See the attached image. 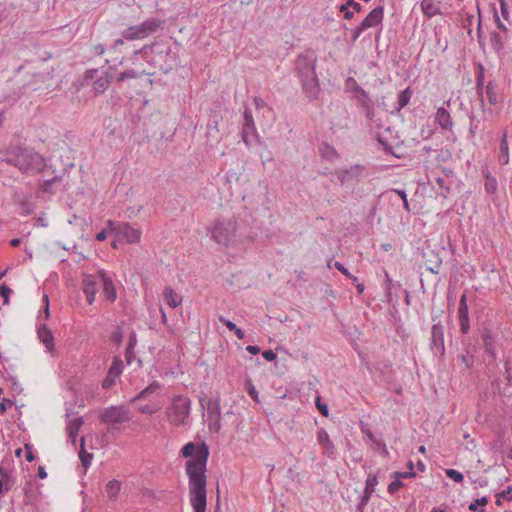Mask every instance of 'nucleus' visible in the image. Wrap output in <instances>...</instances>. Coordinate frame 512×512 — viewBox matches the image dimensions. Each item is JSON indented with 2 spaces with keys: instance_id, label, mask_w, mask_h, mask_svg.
<instances>
[{
  "instance_id": "f257e3e1",
  "label": "nucleus",
  "mask_w": 512,
  "mask_h": 512,
  "mask_svg": "<svg viewBox=\"0 0 512 512\" xmlns=\"http://www.w3.org/2000/svg\"><path fill=\"white\" fill-rule=\"evenodd\" d=\"M183 458H192L185 464L189 478L190 502L194 512L206 511V465L209 447L202 442L196 449L193 442L186 443L181 449Z\"/></svg>"
},
{
  "instance_id": "f03ea898",
  "label": "nucleus",
  "mask_w": 512,
  "mask_h": 512,
  "mask_svg": "<svg viewBox=\"0 0 512 512\" xmlns=\"http://www.w3.org/2000/svg\"><path fill=\"white\" fill-rule=\"evenodd\" d=\"M317 55L313 49H306L295 61V70L300 78L305 94L315 98L319 92V81L316 74Z\"/></svg>"
},
{
  "instance_id": "7ed1b4c3",
  "label": "nucleus",
  "mask_w": 512,
  "mask_h": 512,
  "mask_svg": "<svg viewBox=\"0 0 512 512\" xmlns=\"http://www.w3.org/2000/svg\"><path fill=\"white\" fill-rule=\"evenodd\" d=\"M136 53H142L146 57L151 54V64L165 74L170 72L176 64V56L167 42H155L151 45H145Z\"/></svg>"
},
{
  "instance_id": "20e7f679",
  "label": "nucleus",
  "mask_w": 512,
  "mask_h": 512,
  "mask_svg": "<svg viewBox=\"0 0 512 512\" xmlns=\"http://www.w3.org/2000/svg\"><path fill=\"white\" fill-rule=\"evenodd\" d=\"M40 160L39 154L32 149L16 147L7 152L6 162L17 167L23 172H28L35 168Z\"/></svg>"
},
{
  "instance_id": "39448f33",
  "label": "nucleus",
  "mask_w": 512,
  "mask_h": 512,
  "mask_svg": "<svg viewBox=\"0 0 512 512\" xmlns=\"http://www.w3.org/2000/svg\"><path fill=\"white\" fill-rule=\"evenodd\" d=\"M238 223L234 219H219L212 229L213 239L220 245L229 246L237 239Z\"/></svg>"
},
{
  "instance_id": "423d86ee",
  "label": "nucleus",
  "mask_w": 512,
  "mask_h": 512,
  "mask_svg": "<svg viewBox=\"0 0 512 512\" xmlns=\"http://www.w3.org/2000/svg\"><path fill=\"white\" fill-rule=\"evenodd\" d=\"M191 400L183 396H175L167 409V419L176 426L187 424L190 416Z\"/></svg>"
},
{
  "instance_id": "0eeeda50",
  "label": "nucleus",
  "mask_w": 512,
  "mask_h": 512,
  "mask_svg": "<svg viewBox=\"0 0 512 512\" xmlns=\"http://www.w3.org/2000/svg\"><path fill=\"white\" fill-rule=\"evenodd\" d=\"M164 21L152 17L139 25L130 26L122 32V36L127 40H139L148 37L162 27Z\"/></svg>"
},
{
  "instance_id": "6e6552de",
  "label": "nucleus",
  "mask_w": 512,
  "mask_h": 512,
  "mask_svg": "<svg viewBox=\"0 0 512 512\" xmlns=\"http://www.w3.org/2000/svg\"><path fill=\"white\" fill-rule=\"evenodd\" d=\"M107 226L111 232H114L118 240H125L127 243L136 244L140 242L141 231L133 228L127 222L114 223L112 220L107 221Z\"/></svg>"
},
{
  "instance_id": "1a4fd4ad",
  "label": "nucleus",
  "mask_w": 512,
  "mask_h": 512,
  "mask_svg": "<svg viewBox=\"0 0 512 512\" xmlns=\"http://www.w3.org/2000/svg\"><path fill=\"white\" fill-rule=\"evenodd\" d=\"M200 404L203 409H207L208 413V428L211 432L218 433L221 429V409L219 397L209 399L206 403L200 399Z\"/></svg>"
},
{
  "instance_id": "9d476101",
  "label": "nucleus",
  "mask_w": 512,
  "mask_h": 512,
  "mask_svg": "<svg viewBox=\"0 0 512 512\" xmlns=\"http://www.w3.org/2000/svg\"><path fill=\"white\" fill-rule=\"evenodd\" d=\"M99 418L105 424H122L131 420L130 412L124 406H110L100 413Z\"/></svg>"
},
{
  "instance_id": "9b49d317",
  "label": "nucleus",
  "mask_w": 512,
  "mask_h": 512,
  "mask_svg": "<svg viewBox=\"0 0 512 512\" xmlns=\"http://www.w3.org/2000/svg\"><path fill=\"white\" fill-rule=\"evenodd\" d=\"M350 80L354 83L355 99L363 109L366 117L370 120L373 119L375 116L373 101L360 85H358L352 78H350Z\"/></svg>"
},
{
  "instance_id": "f8f14e48",
  "label": "nucleus",
  "mask_w": 512,
  "mask_h": 512,
  "mask_svg": "<svg viewBox=\"0 0 512 512\" xmlns=\"http://www.w3.org/2000/svg\"><path fill=\"white\" fill-rule=\"evenodd\" d=\"M430 348L435 354L440 356H443L445 353L444 326L440 323L432 326Z\"/></svg>"
},
{
  "instance_id": "ddd939ff",
  "label": "nucleus",
  "mask_w": 512,
  "mask_h": 512,
  "mask_svg": "<svg viewBox=\"0 0 512 512\" xmlns=\"http://www.w3.org/2000/svg\"><path fill=\"white\" fill-rule=\"evenodd\" d=\"M384 18V7L377 6L369 12V14L360 23L362 29L367 30L369 28L378 26L382 23Z\"/></svg>"
},
{
  "instance_id": "4468645a",
  "label": "nucleus",
  "mask_w": 512,
  "mask_h": 512,
  "mask_svg": "<svg viewBox=\"0 0 512 512\" xmlns=\"http://www.w3.org/2000/svg\"><path fill=\"white\" fill-rule=\"evenodd\" d=\"M97 276L100 278L101 284L103 285V293L106 299L109 302H114L117 298V294L111 277H109L104 271H99Z\"/></svg>"
},
{
  "instance_id": "2eb2a0df",
  "label": "nucleus",
  "mask_w": 512,
  "mask_h": 512,
  "mask_svg": "<svg viewBox=\"0 0 512 512\" xmlns=\"http://www.w3.org/2000/svg\"><path fill=\"white\" fill-rule=\"evenodd\" d=\"M99 283L95 276L87 275L83 279V292L87 297V302L92 304L98 291Z\"/></svg>"
},
{
  "instance_id": "dca6fc26",
  "label": "nucleus",
  "mask_w": 512,
  "mask_h": 512,
  "mask_svg": "<svg viewBox=\"0 0 512 512\" xmlns=\"http://www.w3.org/2000/svg\"><path fill=\"white\" fill-rule=\"evenodd\" d=\"M218 123H219L218 117L216 115H214L213 117H211L209 119V122L207 124L206 137H207V144L210 146H213L214 144L219 143V141L221 139L220 131L218 128Z\"/></svg>"
},
{
  "instance_id": "f3484780",
  "label": "nucleus",
  "mask_w": 512,
  "mask_h": 512,
  "mask_svg": "<svg viewBox=\"0 0 512 512\" xmlns=\"http://www.w3.org/2000/svg\"><path fill=\"white\" fill-rule=\"evenodd\" d=\"M425 266L433 274H438L442 264V258L434 250L424 252Z\"/></svg>"
},
{
  "instance_id": "a211bd4d",
  "label": "nucleus",
  "mask_w": 512,
  "mask_h": 512,
  "mask_svg": "<svg viewBox=\"0 0 512 512\" xmlns=\"http://www.w3.org/2000/svg\"><path fill=\"white\" fill-rule=\"evenodd\" d=\"M243 116H244V123H243V130H242V139L247 145H249L250 144V139H249L250 134H251V136H255L256 128L254 125L252 113L248 109H245Z\"/></svg>"
},
{
  "instance_id": "6ab92c4d",
  "label": "nucleus",
  "mask_w": 512,
  "mask_h": 512,
  "mask_svg": "<svg viewBox=\"0 0 512 512\" xmlns=\"http://www.w3.org/2000/svg\"><path fill=\"white\" fill-rule=\"evenodd\" d=\"M37 334L38 338L45 345L47 350L52 351L54 349V337L52 331L47 327V325H41L38 328Z\"/></svg>"
},
{
  "instance_id": "aec40b11",
  "label": "nucleus",
  "mask_w": 512,
  "mask_h": 512,
  "mask_svg": "<svg viewBox=\"0 0 512 512\" xmlns=\"http://www.w3.org/2000/svg\"><path fill=\"white\" fill-rule=\"evenodd\" d=\"M435 120L443 130H451L453 127L450 113L444 107L437 109Z\"/></svg>"
},
{
  "instance_id": "412c9836",
  "label": "nucleus",
  "mask_w": 512,
  "mask_h": 512,
  "mask_svg": "<svg viewBox=\"0 0 512 512\" xmlns=\"http://www.w3.org/2000/svg\"><path fill=\"white\" fill-rule=\"evenodd\" d=\"M317 441L318 443L325 449V453L333 454L334 453V444L329 438L328 433L325 429L321 428L317 432Z\"/></svg>"
},
{
  "instance_id": "4be33fe9",
  "label": "nucleus",
  "mask_w": 512,
  "mask_h": 512,
  "mask_svg": "<svg viewBox=\"0 0 512 512\" xmlns=\"http://www.w3.org/2000/svg\"><path fill=\"white\" fill-rule=\"evenodd\" d=\"M83 424H84L83 418L78 417L76 419L71 420L66 427L68 438L71 440L72 444H74V445L76 443V437H77L78 431L80 430V428Z\"/></svg>"
},
{
  "instance_id": "5701e85b",
  "label": "nucleus",
  "mask_w": 512,
  "mask_h": 512,
  "mask_svg": "<svg viewBox=\"0 0 512 512\" xmlns=\"http://www.w3.org/2000/svg\"><path fill=\"white\" fill-rule=\"evenodd\" d=\"M163 297L171 308L178 307L182 302V297L179 296L172 287L168 286L163 291Z\"/></svg>"
},
{
  "instance_id": "b1692460",
  "label": "nucleus",
  "mask_w": 512,
  "mask_h": 512,
  "mask_svg": "<svg viewBox=\"0 0 512 512\" xmlns=\"http://www.w3.org/2000/svg\"><path fill=\"white\" fill-rule=\"evenodd\" d=\"M113 74L110 71L105 73V76H101L94 82L93 89L96 94H102L109 86Z\"/></svg>"
},
{
  "instance_id": "393cba45",
  "label": "nucleus",
  "mask_w": 512,
  "mask_h": 512,
  "mask_svg": "<svg viewBox=\"0 0 512 512\" xmlns=\"http://www.w3.org/2000/svg\"><path fill=\"white\" fill-rule=\"evenodd\" d=\"M499 162L502 165H506L509 163V147L507 142V133L504 132L500 147H499Z\"/></svg>"
},
{
  "instance_id": "a878e982",
  "label": "nucleus",
  "mask_w": 512,
  "mask_h": 512,
  "mask_svg": "<svg viewBox=\"0 0 512 512\" xmlns=\"http://www.w3.org/2000/svg\"><path fill=\"white\" fill-rule=\"evenodd\" d=\"M161 385L158 381H153L150 385H148L145 389H143L139 394H137L133 399L132 402L140 399H145L149 395L157 392L160 390Z\"/></svg>"
},
{
  "instance_id": "bb28decb",
  "label": "nucleus",
  "mask_w": 512,
  "mask_h": 512,
  "mask_svg": "<svg viewBox=\"0 0 512 512\" xmlns=\"http://www.w3.org/2000/svg\"><path fill=\"white\" fill-rule=\"evenodd\" d=\"M413 91L410 87H407L398 95L397 106L395 107L396 111L399 112L402 108H404L410 101Z\"/></svg>"
},
{
  "instance_id": "cd10ccee",
  "label": "nucleus",
  "mask_w": 512,
  "mask_h": 512,
  "mask_svg": "<svg viewBox=\"0 0 512 512\" xmlns=\"http://www.w3.org/2000/svg\"><path fill=\"white\" fill-rule=\"evenodd\" d=\"M79 458L81 460L82 466L87 469L91 465V461L93 459V455L88 453L85 450V438H81V449L79 451Z\"/></svg>"
},
{
  "instance_id": "c85d7f7f",
  "label": "nucleus",
  "mask_w": 512,
  "mask_h": 512,
  "mask_svg": "<svg viewBox=\"0 0 512 512\" xmlns=\"http://www.w3.org/2000/svg\"><path fill=\"white\" fill-rule=\"evenodd\" d=\"M482 338H483V343H484V348H485L486 353H488L492 357H495L496 352H495V348H494V344H493V337H492L491 333L488 330H486L482 334Z\"/></svg>"
},
{
  "instance_id": "c756f323",
  "label": "nucleus",
  "mask_w": 512,
  "mask_h": 512,
  "mask_svg": "<svg viewBox=\"0 0 512 512\" xmlns=\"http://www.w3.org/2000/svg\"><path fill=\"white\" fill-rule=\"evenodd\" d=\"M488 503V498L483 496L481 498L475 499L468 506V509L472 512H486L485 506Z\"/></svg>"
},
{
  "instance_id": "7c9ffc66",
  "label": "nucleus",
  "mask_w": 512,
  "mask_h": 512,
  "mask_svg": "<svg viewBox=\"0 0 512 512\" xmlns=\"http://www.w3.org/2000/svg\"><path fill=\"white\" fill-rule=\"evenodd\" d=\"M421 8L423 13L428 17H432L439 13V8L434 4V0H423Z\"/></svg>"
},
{
  "instance_id": "2f4dec72",
  "label": "nucleus",
  "mask_w": 512,
  "mask_h": 512,
  "mask_svg": "<svg viewBox=\"0 0 512 512\" xmlns=\"http://www.w3.org/2000/svg\"><path fill=\"white\" fill-rule=\"evenodd\" d=\"M123 371V361L119 357H114L111 366L109 367L108 374L118 378Z\"/></svg>"
},
{
  "instance_id": "473e14b6",
  "label": "nucleus",
  "mask_w": 512,
  "mask_h": 512,
  "mask_svg": "<svg viewBox=\"0 0 512 512\" xmlns=\"http://www.w3.org/2000/svg\"><path fill=\"white\" fill-rule=\"evenodd\" d=\"M483 174L486 178L485 180V189L488 193L494 194L497 191V180L490 176L489 171H483Z\"/></svg>"
},
{
  "instance_id": "72a5a7b5",
  "label": "nucleus",
  "mask_w": 512,
  "mask_h": 512,
  "mask_svg": "<svg viewBox=\"0 0 512 512\" xmlns=\"http://www.w3.org/2000/svg\"><path fill=\"white\" fill-rule=\"evenodd\" d=\"M121 483L117 480H111L106 485V493L110 499L116 497L120 491Z\"/></svg>"
},
{
  "instance_id": "f704fd0d",
  "label": "nucleus",
  "mask_w": 512,
  "mask_h": 512,
  "mask_svg": "<svg viewBox=\"0 0 512 512\" xmlns=\"http://www.w3.org/2000/svg\"><path fill=\"white\" fill-rule=\"evenodd\" d=\"M363 167L359 165H355L350 167V169L346 170L343 174L341 182L343 183L346 179L357 178L362 174Z\"/></svg>"
},
{
  "instance_id": "c9c22d12",
  "label": "nucleus",
  "mask_w": 512,
  "mask_h": 512,
  "mask_svg": "<svg viewBox=\"0 0 512 512\" xmlns=\"http://www.w3.org/2000/svg\"><path fill=\"white\" fill-rule=\"evenodd\" d=\"M365 484H366L365 485V489H364L365 494L372 495V493L375 490V487L378 484L377 474H369L367 479H366V483Z\"/></svg>"
},
{
  "instance_id": "e433bc0d",
  "label": "nucleus",
  "mask_w": 512,
  "mask_h": 512,
  "mask_svg": "<svg viewBox=\"0 0 512 512\" xmlns=\"http://www.w3.org/2000/svg\"><path fill=\"white\" fill-rule=\"evenodd\" d=\"M142 75L143 72H138L136 70L129 69L119 74V76L117 77V82H123L127 79H136L141 77Z\"/></svg>"
},
{
  "instance_id": "4c0bfd02",
  "label": "nucleus",
  "mask_w": 512,
  "mask_h": 512,
  "mask_svg": "<svg viewBox=\"0 0 512 512\" xmlns=\"http://www.w3.org/2000/svg\"><path fill=\"white\" fill-rule=\"evenodd\" d=\"M457 360L460 361L463 369H470L474 366V356L470 354H459Z\"/></svg>"
},
{
  "instance_id": "58836bf2",
  "label": "nucleus",
  "mask_w": 512,
  "mask_h": 512,
  "mask_svg": "<svg viewBox=\"0 0 512 512\" xmlns=\"http://www.w3.org/2000/svg\"><path fill=\"white\" fill-rule=\"evenodd\" d=\"M458 316L460 318H469L468 313V305H467V296L466 294H462L460 298L459 308H458Z\"/></svg>"
},
{
  "instance_id": "ea45409f",
  "label": "nucleus",
  "mask_w": 512,
  "mask_h": 512,
  "mask_svg": "<svg viewBox=\"0 0 512 512\" xmlns=\"http://www.w3.org/2000/svg\"><path fill=\"white\" fill-rule=\"evenodd\" d=\"M61 178H62L61 176H55L52 179L45 180L43 182V184L41 185L42 191L46 192V193H52V194L55 193V191L53 190V186L58 181H60Z\"/></svg>"
},
{
  "instance_id": "a19ab883",
  "label": "nucleus",
  "mask_w": 512,
  "mask_h": 512,
  "mask_svg": "<svg viewBox=\"0 0 512 512\" xmlns=\"http://www.w3.org/2000/svg\"><path fill=\"white\" fill-rule=\"evenodd\" d=\"M490 41H491V45H492L493 49L496 52H499L503 49V42H502L501 36L496 31L492 32Z\"/></svg>"
},
{
  "instance_id": "79ce46f5",
  "label": "nucleus",
  "mask_w": 512,
  "mask_h": 512,
  "mask_svg": "<svg viewBox=\"0 0 512 512\" xmlns=\"http://www.w3.org/2000/svg\"><path fill=\"white\" fill-rule=\"evenodd\" d=\"M486 94H487L488 101L491 105L497 104V102H498L497 93L495 91L494 85L491 82H489L486 86Z\"/></svg>"
},
{
  "instance_id": "37998d69",
  "label": "nucleus",
  "mask_w": 512,
  "mask_h": 512,
  "mask_svg": "<svg viewBox=\"0 0 512 512\" xmlns=\"http://www.w3.org/2000/svg\"><path fill=\"white\" fill-rule=\"evenodd\" d=\"M446 475L448 478L452 479L453 481H455L457 483L462 482L464 479L463 474L455 469H447Z\"/></svg>"
},
{
  "instance_id": "c03bdc74",
  "label": "nucleus",
  "mask_w": 512,
  "mask_h": 512,
  "mask_svg": "<svg viewBox=\"0 0 512 512\" xmlns=\"http://www.w3.org/2000/svg\"><path fill=\"white\" fill-rule=\"evenodd\" d=\"M403 482L399 479V478H395L394 481H392L388 487H387V491L390 493V494H394L396 493L400 488L403 487Z\"/></svg>"
},
{
  "instance_id": "a18cd8bd",
  "label": "nucleus",
  "mask_w": 512,
  "mask_h": 512,
  "mask_svg": "<svg viewBox=\"0 0 512 512\" xmlns=\"http://www.w3.org/2000/svg\"><path fill=\"white\" fill-rule=\"evenodd\" d=\"M370 498H371L370 494H365V492L363 493V495H362V497L360 499V502L357 505V511L358 512H364L365 511V508H366Z\"/></svg>"
},
{
  "instance_id": "49530a36",
  "label": "nucleus",
  "mask_w": 512,
  "mask_h": 512,
  "mask_svg": "<svg viewBox=\"0 0 512 512\" xmlns=\"http://www.w3.org/2000/svg\"><path fill=\"white\" fill-rule=\"evenodd\" d=\"M123 339V331L120 327H117L116 330L111 335V340L116 344L120 345Z\"/></svg>"
},
{
  "instance_id": "de8ad7c7",
  "label": "nucleus",
  "mask_w": 512,
  "mask_h": 512,
  "mask_svg": "<svg viewBox=\"0 0 512 512\" xmlns=\"http://www.w3.org/2000/svg\"><path fill=\"white\" fill-rule=\"evenodd\" d=\"M483 85H484L483 67L480 66V73L477 76L476 86H477V89L480 90V94L481 95H482L481 90L483 88ZM481 103H482V106H483L484 105V100H483L482 96H481Z\"/></svg>"
},
{
  "instance_id": "09e8293b",
  "label": "nucleus",
  "mask_w": 512,
  "mask_h": 512,
  "mask_svg": "<svg viewBox=\"0 0 512 512\" xmlns=\"http://www.w3.org/2000/svg\"><path fill=\"white\" fill-rule=\"evenodd\" d=\"M316 406H317L319 412L321 413V415H323L324 417H328V415H329L328 405L325 403H322L320 397H317Z\"/></svg>"
},
{
  "instance_id": "8fccbe9b",
  "label": "nucleus",
  "mask_w": 512,
  "mask_h": 512,
  "mask_svg": "<svg viewBox=\"0 0 512 512\" xmlns=\"http://www.w3.org/2000/svg\"><path fill=\"white\" fill-rule=\"evenodd\" d=\"M116 379H117L116 377H113V376H111V375H109V374L107 373V375H106L105 379H104V380H103V382H102V388H103V389H109V388H111V387L115 384Z\"/></svg>"
},
{
  "instance_id": "3c124183",
  "label": "nucleus",
  "mask_w": 512,
  "mask_h": 512,
  "mask_svg": "<svg viewBox=\"0 0 512 512\" xmlns=\"http://www.w3.org/2000/svg\"><path fill=\"white\" fill-rule=\"evenodd\" d=\"M416 476V473L414 471H406V472H399L396 471L393 473L394 478L406 479V478H413Z\"/></svg>"
},
{
  "instance_id": "603ef678",
  "label": "nucleus",
  "mask_w": 512,
  "mask_h": 512,
  "mask_svg": "<svg viewBox=\"0 0 512 512\" xmlns=\"http://www.w3.org/2000/svg\"><path fill=\"white\" fill-rule=\"evenodd\" d=\"M159 410V407L157 406H151V405H144V406H141L139 408V411L142 413V414H148V415H152L154 414L155 412H157Z\"/></svg>"
},
{
  "instance_id": "864d4df0",
  "label": "nucleus",
  "mask_w": 512,
  "mask_h": 512,
  "mask_svg": "<svg viewBox=\"0 0 512 512\" xmlns=\"http://www.w3.org/2000/svg\"><path fill=\"white\" fill-rule=\"evenodd\" d=\"M511 493H512V486H509L506 489H504L503 491L497 493L496 498L511 500L512 499Z\"/></svg>"
},
{
  "instance_id": "5fc2aeb1",
  "label": "nucleus",
  "mask_w": 512,
  "mask_h": 512,
  "mask_svg": "<svg viewBox=\"0 0 512 512\" xmlns=\"http://www.w3.org/2000/svg\"><path fill=\"white\" fill-rule=\"evenodd\" d=\"M460 330L463 334H467L470 329V321L469 318H460Z\"/></svg>"
},
{
  "instance_id": "6e6d98bb",
  "label": "nucleus",
  "mask_w": 512,
  "mask_h": 512,
  "mask_svg": "<svg viewBox=\"0 0 512 512\" xmlns=\"http://www.w3.org/2000/svg\"><path fill=\"white\" fill-rule=\"evenodd\" d=\"M247 392L253 398V400L259 402L258 392L250 381L247 382Z\"/></svg>"
},
{
  "instance_id": "4d7b16f0",
  "label": "nucleus",
  "mask_w": 512,
  "mask_h": 512,
  "mask_svg": "<svg viewBox=\"0 0 512 512\" xmlns=\"http://www.w3.org/2000/svg\"><path fill=\"white\" fill-rule=\"evenodd\" d=\"M136 343H137V338H136V333L135 332H132L130 334V337H129V343H128V346H127V354L129 355L131 353V350L134 349V347L136 346Z\"/></svg>"
},
{
  "instance_id": "13d9d810",
  "label": "nucleus",
  "mask_w": 512,
  "mask_h": 512,
  "mask_svg": "<svg viewBox=\"0 0 512 512\" xmlns=\"http://www.w3.org/2000/svg\"><path fill=\"white\" fill-rule=\"evenodd\" d=\"M10 293H12V290L6 284H2L0 286V294L4 298L5 302L8 301Z\"/></svg>"
},
{
  "instance_id": "bf43d9fd",
  "label": "nucleus",
  "mask_w": 512,
  "mask_h": 512,
  "mask_svg": "<svg viewBox=\"0 0 512 512\" xmlns=\"http://www.w3.org/2000/svg\"><path fill=\"white\" fill-rule=\"evenodd\" d=\"M334 267L340 271L343 275H345L348 278H352V274L349 273V271L345 268V266L341 263L336 261L334 263Z\"/></svg>"
},
{
  "instance_id": "052dcab7",
  "label": "nucleus",
  "mask_w": 512,
  "mask_h": 512,
  "mask_svg": "<svg viewBox=\"0 0 512 512\" xmlns=\"http://www.w3.org/2000/svg\"><path fill=\"white\" fill-rule=\"evenodd\" d=\"M219 321H220L221 323H223V324H224V325H225V326H226L230 331L235 330V329H236V327H237V326L235 325V323H233L232 321H230V320H228V319L224 318L223 316H219Z\"/></svg>"
},
{
  "instance_id": "680f3d73",
  "label": "nucleus",
  "mask_w": 512,
  "mask_h": 512,
  "mask_svg": "<svg viewBox=\"0 0 512 512\" xmlns=\"http://www.w3.org/2000/svg\"><path fill=\"white\" fill-rule=\"evenodd\" d=\"M25 451H26V460L28 462H32L35 460V456L32 452V445L31 444H25Z\"/></svg>"
},
{
  "instance_id": "e2e57ef3",
  "label": "nucleus",
  "mask_w": 512,
  "mask_h": 512,
  "mask_svg": "<svg viewBox=\"0 0 512 512\" xmlns=\"http://www.w3.org/2000/svg\"><path fill=\"white\" fill-rule=\"evenodd\" d=\"M254 104L257 109H267L269 111V108L267 107L266 102L260 97L254 98Z\"/></svg>"
},
{
  "instance_id": "0e129e2a",
  "label": "nucleus",
  "mask_w": 512,
  "mask_h": 512,
  "mask_svg": "<svg viewBox=\"0 0 512 512\" xmlns=\"http://www.w3.org/2000/svg\"><path fill=\"white\" fill-rule=\"evenodd\" d=\"M262 356L264 359H266L267 361H274L277 357L276 353L273 352L272 350H265L262 352Z\"/></svg>"
},
{
  "instance_id": "69168bd1",
  "label": "nucleus",
  "mask_w": 512,
  "mask_h": 512,
  "mask_svg": "<svg viewBox=\"0 0 512 512\" xmlns=\"http://www.w3.org/2000/svg\"><path fill=\"white\" fill-rule=\"evenodd\" d=\"M347 5H349V8H352L355 12H361L362 11V5L354 0H347Z\"/></svg>"
},
{
  "instance_id": "338daca9",
  "label": "nucleus",
  "mask_w": 512,
  "mask_h": 512,
  "mask_svg": "<svg viewBox=\"0 0 512 512\" xmlns=\"http://www.w3.org/2000/svg\"><path fill=\"white\" fill-rule=\"evenodd\" d=\"M13 404V401L9 399H4L0 402V413H5L8 406H11Z\"/></svg>"
},
{
  "instance_id": "774afa93",
  "label": "nucleus",
  "mask_w": 512,
  "mask_h": 512,
  "mask_svg": "<svg viewBox=\"0 0 512 512\" xmlns=\"http://www.w3.org/2000/svg\"><path fill=\"white\" fill-rule=\"evenodd\" d=\"M494 18H495V22H496V26L498 29L502 30V31H506L507 28L506 26L501 22L498 14H497V11L496 9H494Z\"/></svg>"
}]
</instances>
